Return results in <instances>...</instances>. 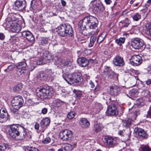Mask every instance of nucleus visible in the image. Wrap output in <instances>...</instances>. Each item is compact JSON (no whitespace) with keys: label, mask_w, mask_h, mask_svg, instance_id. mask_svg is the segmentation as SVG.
<instances>
[{"label":"nucleus","mask_w":151,"mask_h":151,"mask_svg":"<svg viewBox=\"0 0 151 151\" xmlns=\"http://www.w3.org/2000/svg\"><path fill=\"white\" fill-rule=\"evenodd\" d=\"M56 29L58 34L61 36L72 37L73 35V31L72 27L68 24H61Z\"/></svg>","instance_id":"2"},{"label":"nucleus","mask_w":151,"mask_h":151,"mask_svg":"<svg viewBox=\"0 0 151 151\" xmlns=\"http://www.w3.org/2000/svg\"><path fill=\"white\" fill-rule=\"evenodd\" d=\"M17 69V70L16 73L18 76H20L24 73V69L19 68Z\"/></svg>","instance_id":"45"},{"label":"nucleus","mask_w":151,"mask_h":151,"mask_svg":"<svg viewBox=\"0 0 151 151\" xmlns=\"http://www.w3.org/2000/svg\"><path fill=\"white\" fill-rule=\"evenodd\" d=\"M47 112V109L45 108H44L42 110V113L43 114H46Z\"/></svg>","instance_id":"62"},{"label":"nucleus","mask_w":151,"mask_h":151,"mask_svg":"<svg viewBox=\"0 0 151 151\" xmlns=\"http://www.w3.org/2000/svg\"><path fill=\"white\" fill-rule=\"evenodd\" d=\"M145 83L147 85H149L151 84V79H148L145 81Z\"/></svg>","instance_id":"64"},{"label":"nucleus","mask_w":151,"mask_h":151,"mask_svg":"<svg viewBox=\"0 0 151 151\" xmlns=\"http://www.w3.org/2000/svg\"><path fill=\"white\" fill-rule=\"evenodd\" d=\"M21 34L24 37L26 38L29 42H33L35 40L34 37L32 34L29 31H24L21 32Z\"/></svg>","instance_id":"15"},{"label":"nucleus","mask_w":151,"mask_h":151,"mask_svg":"<svg viewBox=\"0 0 151 151\" xmlns=\"http://www.w3.org/2000/svg\"><path fill=\"white\" fill-rule=\"evenodd\" d=\"M51 142V139L49 137L45 138L42 141V142L44 144H47Z\"/></svg>","instance_id":"46"},{"label":"nucleus","mask_w":151,"mask_h":151,"mask_svg":"<svg viewBox=\"0 0 151 151\" xmlns=\"http://www.w3.org/2000/svg\"><path fill=\"white\" fill-rule=\"evenodd\" d=\"M61 3L63 7L65 6L66 5V2L64 0H61Z\"/></svg>","instance_id":"61"},{"label":"nucleus","mask_w":151,"mask_h":151,"mask_svg":"<svg viewBox=\"0 0 151 151\" xmlns=\"http://www.w3.org/2000/svg\"><path fill=\"white\" fill-rule=\"evenodd\" d=\"M40 125L38 123L36 122L35 125V128L36 130H38L39 129Z\"/></svg>","instance_id":"57"},{"label":"nucleus","mask_w":151,"mask_h":151,"mask_svg":"<svg viewBox=\"0 0 151 151\" xmlns=\"http://www.w3.org/2000/svg\"><path fill=\"white\" fill-rule=\"evenodd\" d=\"M151 149L148 146H146L142 148V151H150Z\"/></svg>","instance_id":"50"},{"label":"nucleus","mask_w":151,"mask_h":151,"mask_svg":"<svg viewBox=\"0 0 151 151\" xmlns=\"http://www.w3.org/2000/svg\"><path fill=\"white\" fill-rule=\"evenodd\" d=\"M106 36V34L105 32H102L99 35L97 40V43H100L102 42Z\"/></svg>","instance_id":"30"},{"label":"nucleus","mask_w":151,"mask_h":151,"mask_svg":"<svg viewBox=\"0 0 151 151\" xmlns=\"http://www.w3.org/2000/svg\"><path fill=\"white\" fill-rule=\"evenodd\" d=\"M12 102L13 108L17 109H19L24 103L23 99L20 96L14 97Z\"/></svg>","instance_id":"6"},{"label":"nucleus","mask_w":151,"mask_h":151,"mask_svg":"<svg viewBox=\"0 0 151 151\" xmlns=\"http://www.w3.org/2000/svg\"><path fill=\"white\" fill-rule=\"evenodd\" d=\"M99 30L97 29L95 32L92 31L91 32V34L93 35L91 36L90 38V42L89 44V46L90 47H93V45L96 44V38L97 37L95 36L98 33Z\"/></svg>","instance_id":"18"},{"label":"nucleus","mask_w":151,"mask_h":151,"mask_svg":"<svg viewBox=\"0 0 151 151\" xmlns=\"http://www.w3.org/2000/svg\"><path fill=\"white\" fill-rule=\"evenodd\" d=\"M147 117H151V105L150 106L149 109L147 112Z\"/></svg>","instance_id":"56"},{"label":"nucleus","mask_w":151,"mask_h":151,"mask_svg":"<svg viewBox=\"0 0 151 151\" xmlns=\"http://www.w3.org/2000/svg\"><path fill=\"white\" fill-rule=\"evenodd\" d=\"M50 122V120L48 118H45L43 119L41 121L40 123V127L42 128V132H43L45 129L48 126Z\"/></svg>","instance_id":"22"},{"label":"nucleus","mask_w":151,"mask_h":151,"mask_svg":"<svg viewBox=\"0 0 151 151\" xmlns=\"http://www.w3.org/2000/svg\"><path fill=\"white\" fill-rule=\"evenodd\" d=\"M134 131L136 134L138 135V136L140 138H146L147 137V134L144 130L141 128L138 127L135 128Z\"/></svg>","instance_id":"19"},{"label":"nucleus","mask_w":151,"mask_h":151,"mask_svg":"<svg viewBox=\"0 0 151 151\" xmlns=\"http://www.w3.org/2000/svg\"><path fill=\"white\" fill-rule=\"evenodd\" d=\"M63 77L68 83L71 85L75 83H81L83 81L81 74L79 72H75L72 74L63 75Z\"/></svg>","instance_id":"3"},{"label":"nucleus","mask_w":151,"mask_h":151,"mask_svg":"<svg viewBox=\"0 0 151 151\" xmlns=\"http://www.w3.org/2000/svg\"><path fill=\"white\" fill-rule=\"evenodd\" d=\"M5 37V36L4 34L2 33H0V40H3Z\"/></svg>","instance_id":"59"},{"label":"nucleus","mask_w":151,"mask_h":151,"mask_svg":"<svg viewBox=\"0 0 151 151\" xmlns=\"http://www.w3.org/2000/svg\"><path fill=\"white\" fill-rule=\"evenodd\" d=\"M70 144L66 145L64 147V149L65 151H71L74 148V146Z\"/></svg>","instance_id":"34"},{"label":"nucleus","mask_w":151,"mask_h":151,"mask_svg":"<svg viewBox=\"0 0 151 151\" xmlns=\"http://www.w3.org/2000/svg\"><path fill=\"white\" fill-rule=\"evenodd\" d=\"M55 106L57 107H59L64 104V102L59 99L55 100L54 102Z\"/></svg>","instance_id":"35"},{"label":"nucleus","mask_w":151,"mask_h":151,"mask_svg":"<svg viewBox=\"0 0 151 151\" xmlns=\"http://www.w3.org/2000/svg\"><path fill=\"white\" fill-rule=\"evenodd\" d=\"M37 77L39 79L44 81L47 79V76L45 73L41 71L38 73Z\"/></svg>","instance_id":"25"},{"label":"nucleus","mask_w":151,"mask_h":151,"mask_svg":"<svg viewBox=\"0 0 151 151\" xmlns=\"http://www.w3.org/2000/svg\"><path fill=\"white\" fill-rule=\"evenodd\" d=\"M144 100L142 98H140L137 100L136 101V104L138 106H142L144 104Z\"/></svg>","instance_id":"37"},{"label":"nucleus","mask_w":151,"mask_h":151,"mask_svg":"<svg viewBox=\"0 0 151 151\" xmlns=\"http://www.w3.org/2000/svg\"><path fill=\"white\" fill-rule=\"evenodd\" d=\"M146 34L151 37V24L147 23L145 25Z\"/></svg>","instance_id":"29"},{"label":"nucleus","mask_w":151,"mask_h":151,"mask_svg":"<svg viewBox=\"0 0 151 151\" xmlns=\"http://www.w3.org/2000/svg\"><path fill=\"white\" fill-rule=\"evenodd\" d=\"M136 73L137 72L135 70H133L132 73H128L127 74V75H128L129 77H131V76H134L133 75V74L134 73L136 74Z\"/></svg>","instance_id":"60"},{"label":"nucleus","mask_w":151,"mask_h":151,"mask_svg":"<svg viewBox=\"0 0 151 151\" xmlns=\"http://www.w3.org/2000/svg\"><path fill=\"white\" fill-rule=\"evenodd\" d=\"M10 148V145L6 143L1 144L0 145V151H4L6 149H9Z\"/></svg>","instance_id":"31"},{"label":"nucleus","mask_w":151,"mask_h":151,"mask_svg":"<svg viewBox=\"0 0 151 151\" xmlns=\"http://www.w3.org/2000/svg\"><path fill=\"white\" fill-rule=\"evenodd\" d=\"M114 65L117 66L122 67L124 64L123 59L119 55H116L113 60Z\"/></svg>","instance_id":"16"},{"label":"nucleus","mask_w":151,"mask_h":151,"mask_svg":"<svg viewBox=\"0 0 151 151\" xmlns=\"http://www.w3.org/2000/svg\"><path fill=\"white\" fill-rule=\"evenodd\" d=\"M145 92H147V94L146 95V96L149 99V102H151V96H150V92L148 90H146L145 91Z\"/></svg>","instance_id":"51"},{"label":"nucleus","mask_w":151,"mask_h":151,"mask_svg":"<svg viewBox=\"0 0 151 151\" xmlns=\"http://www.w3.org/2000/svg\"><path fill=\"white\" fill-rule=\"evenodd\" d=\"M121 90V88L117 86H112L110 87L109 93L112 96H117L120 93Z\"/></svg>","instance_id":"17"},{"label":"nucleus","mask_w":151,"mask_h":151,"mask_svg":"<svg viewBox=\"0 0 151 151\" xmlns=\"http://www.w3.org/2000/svg\"><path fill=\"white\" fill-rule=\"evenodd\" d=\"M37 3L35 0H32L31 3V6L33 10L35 9L37 7Z\"/></svg>","instance_id":"42"},{"label":"nucleus","mask_w":151,"mask_h":151,"mask_svg":"<svg viewBox=\"0 0 151 151\" xmlns=\"http://www.w3.org/2000/svg\"><path fill=\"white\" fill-rule=\"evenodd\" d=\"M97 23L98 20L96 17L91 16L86 17L78 23L79 31L83 34V31L86 30V26H88L90 29H95L97 27Z\"/></svg>","instance_id":"1"},{"label":"nucleus","mask_w":151,"mask_h":151,"mask_svg":"<svg viewBox=\"0 0 151 151\" xmlns=\"http://www.w3.org/2000/svg\"><path fill=\"white\" fill-rule=\"evenodd\" d=\"M72 136V132L66 129L60 133L59 137L63 140L67 141L70 139Z\"/></svg>","instance_id":"9"},{"label":"nucleus","mask_w":151,"mask_h":151,"mask_svg":"<svg viewBox=\"0 0 151 151\" xmlns=\"http://www.w3.org/2000/svg\"><path fill=\"white\" fill-rule=\"evenodd\" d=\"M24 151H40L37 148L34 147H29L24 150Z\"/></svg>","instance_id":"40"},{"label":"nucleus","mask_w":151,"mask_h":151,"mask_svg":"<svg viewBox=\"0 0 151 151\" xmlns=\"http://www.w3.org/2000/svg\"><path fill=\"white\" fill-rule=\"evenodd\" d=\"M108 77L110 78H113L114 76H116L117 75L113 71H110V72L107 73Z\"/></svg>","instance_id":"41"},{"label":"nucleus","mask_w":151,"mask_h":151,"mask_svg":"<svg viewBox=\"0 0 151 151\" xmlns=\"http://www.w3.org/2000/svg\"><path fill=\"white\" fill-rule=\"evenodd\" d=\"M102 129V127L101 124L97 122L94 123L93 130L95 132H98L101 131Z\"/></svg>","instance_id":"27"},{"label":"nucleus","mask_w":151,"mask_h":151,"mask_svg":"<svg viewBox=\"0 0 151 151\" xmlns=\"http://www.w3.org/2000/svg\"><path fill=\"white\" fill-rule=\"evenodd\" d=\"M11 27L12 31L16 33L19 32L22 28L20 25L17 23H15L13 26L12 25Z\"/></svg>","instance_id":"24"},{"label":"nucleus","mask_w":151,"mask_h":151,"mask_svg":"<svg viewBox=\"0 0 151 151\" xmlns=\"http://www.w3.org/2000/svg\"><path fill=\"white\" fill-rule=\"evenodd\" d=\"M22 128V126L19 124L11 125L9 130V135L13 139H17V137L19 136Z\"/></svg>","instance_id":"5"},{"label":"nucleus","mask_w":151,"mask_h":151,"mask_svg":"<svg viewBox=\"0 0 151 151\" xmlns=\"http://www.w3.org/2000/svg\"><path fill=\"white\" fill-rule=\"evenodd\" d=\"M45 73L47 75L48 77H52L53 76V73L52 72V71L51 70H47Z\"/></svg>","instance_id":"44"},{"label":"nucleus","mask_w":151,"mask_h":151,"mask_svg":"<svg viewBox=\"0 0 151 151\" xmlns=\"http://www.w3.org/2000/svg\"><path fill=\"white\" fill-rule=\"evenodd\" d=\"M9 116V115L6 110L5 109H1L0 110V122H5L7 121Z\"/></svg>","instance_id":"14"},{"label":"nucleus","mask_w":151,"mask_h":151,"mask_svg":"<svg viewBox=\"0 0 151 151\" xmlns=\"http://www.w3.org/2000/svg\"><path fill=\"white\" fill-rule=\"evenodd\" d=\"M27 64L25 62H22L18 63V65H16V67L17 68L24 69L26 67Z\"/></svg>","instance_id":"32"},{"label":"nucleus","mask_w":151,"mask_h":151,"mask_svg":"<svg viewBox=\"0 0 151 151\" xmlns=\"http://www.w3.org/2000/svg\"><path fill=\"white\" fill-rule=\"evenodd\" d=\"M92 5V9L96 13L103 12L104 8L100 1L94 0L91 2Z\"/></svg>","instance_id":"7"},{"label":"nucleus","mask_w":151,"mask_h":151,"mask_svg":"<svg viewBox=\"0 0 151 151\" xmlns=\"http://www.w3.org/2000/svg\"><path fill=\"white\" fill-rule=\"evenodd\" d=\"M144 42L143 40L139 38H133L131 41V45L133 48L136 49H139L144 45Z\"/></svg>","instance_id":"8"},{"label":"nucleus","mask_w":151,"mask_h":151,"mask_svg":"<svg viewBox=\"0 0 151 151\" xmlns=\"http://www.w3.org/2000/svg\"><path fill=\"white\" fill-rule=\"evenodd\" d=\"M22 127L21 129L22 131H21V130L20 131V134L19 136L20 137V139L21 140L23 139L26 138L27 137H31L30 135L29 136L28 134L29 132V131L25 129L22 126Z\"/></svg>","instance_id":"21"},{"label":"nucleus","mask_w":151,"mask_h":151,"mask_svg":"<svg viewBox=\"0 0 151 151\" xmlns=\"http://www.w3.org/2000/svg\"><path fill=\"white\" fill-rule=\"evenodd\" d=\"M77 62L78 65L81 67H86L88 64V60L83 57L78 58Z\"/></svg>","instance_id":"20"},{"label":"nucleus","mask_w":151,"mask_h":151,"mask_svg":"<svg viewBox=\"0 0 151 151\" xmlns=\"http://www.w3.org/2000/svg\"><path fill=\"white\" fill-rule=\"evenodd\" d=\"M79 124L81 127L85 128H88L90 124L89 121L85 118L81 119L79 122Z\"/></svg>","instance_id":"23"},{"label":"nucleus","mask_w":151,"mask_h":151,"mask_svg":"<svg viewBox=\"0 0 151 151\" xmlns=\"http://www.w3.org/2000/svg\"><path fill=\"white\" fill-rule=\"evenodd\" d=\"M37 64L39 65L43 64V59L42 58H39L37 62Z\"/></svg>","instance_id":"55"},{"label":"nucleus","mask_w":151,"mask_h":151,"mask_svg":"<svg viewBox=\"0 0 151 151\" xmlns=\"http://www.w3.org/2000/svg\"><path fill=\"white\" fill-rule=\"evenodd\" d=\"M103 141L105 144L110 147H114L116 143V139L110 136H106Z\"/></svg>","instance_id":"12"},{"label":"nucleus","mask_w":151,"mask_h":151,"mask_svg":"<svg viewBox=\"0 0 151 151\" xmlns=\"http://www.w3.org/2000/svg\"><path fill=\"white\" fill-rule=\"evenodd\" d=\"M89 84L92 88H94L95 86V85L94 83L91 81H89Z\"/></svg>","instance_id":"63"},{"label":"nucleus","mask_w":151,"mask_h":151,"mask_svg":"<svg viewBox=\"0 0 151 151\" xmlns=\"http://www.w3.org/2000/svg\"><path fill=\"white\" fill-rule=\"evenodd\" d=\"M18 110L19 109H14L13 108V109L11 110V111L12 114H18Z\"/></svg>","instance_id":"54"},{"label":"nucleus","mask_w":151,"mask_h":151,"mask_svg":"<svg viewBox=\"0 0 151 151\" xmlns=\"http://www.w3.org/2000/svg\"><path fill=\"white\" fill-rule=\"evenodd\" d=\"M71 64V62L70 61H67L65 62L64 63V66H68V65L69 66H70V65Z\"/></svg>","instance_id":"58"},{"label":"nucleus","mask_w":151,"mask_h":151,"mask_svg":"<svg viewBox=\"0 0 151 151\" xmlns=\"http://www.w3.org/2000/svg\"><path fill=\"white\" fill-rule=\"evenodd\" d=\"M27 102L29 103V105L32 106L35 104V102L33 101V99H29L27 100Z\"/></svg>","instance_id":"53"},{"label":"nucleus","mask_w":151,"mask_h":151,"mask_svg":"<svg viewBox=\"0 0 151 151\" xmlns=\"http://www.w3.org/2000/svg\"><path fill=\"white\" fill-rule=\"evenodd\" d=\"M130 61L132 65L134 66H138L141 64L142 60L140 56L134 55L131 57Z\"/></svg>","instance_id":"13"},{"label":"nucleus","mask_w":151,"mask_h":151,"mask_svg":"<svg viewBox=\"0 0 151 151\" xmlns=\"http://www.w3.org/2000/svg\"><path fill=\"white\" fill-rule=\"evenodd\" d=\"M36 92L37 96L41 99L50 98L53 93L52 89L48 87L37 88Z\"/></svg>","instance_id":"4"},{"label":"nucleus","mask_w":151,"mask_h":151,"mask_svg":"<svg viewBox=\"0 0 151 151\" xmlns=\"http://www.w3.org/2000/svg\"><path fill=\"white\" fill-rule=\"evenodd\" d=\"M48 39L47 38H43L41 41V43L43 45H45L47 44Z\"/></svg>","instance_id":"48"},{"label":"nucleus","mask_w":151,"mask_h":151,"mask_svg":"<svg viewBox=\"0 0 151 151\" xmlns=\"http://www.w3.org/2000/svg\"><path fill=\"white\" fill-rule=\"evenodd\" d=\"M110 71L112 70L110 69L109 67H108L107 66H105L104 70V72L105 73H109Z\"/></svg>","instance_id":"49"},{"label":"nucleus","mask_w":151,"mask_h":151,"mask_svg":"<svg viewBox=\"0 0 151 151\" xmlns=\"http://www.w3.org/2000/svg\"><path fill=\"white\" fill-rule=\"evenodd\" d=\"M22 88V84L20 83L15 86L13 88V91L16 92H19L21 90Z\"/></svg>","instance_id":"33"},{"label":"nucleus","mask_w":151,"mask_h":151,"mask_svg":"<svg viewBox=\"0 0 151 151\" xmlns=\"http://www.w3.org/2000/svg\"><path fill=\"white\" fill-rule=\"evenodd\" d=\"M16 67V65H11L8 66L6 70H12L13 68Z\"/></svg>","instance_id":"52"},{"label":"nucleus","mask_w":151,"mask_h":151,"mask_svg":"<svg viewBox=\"0 0 151 151\" xmlns=\"http://www.w3.org/2000/svg\"><path fill=\"white\" fill-rule=\"evenodd\" d=\"M141 15L138 13H136L133 15L132 18L134 20L138 21L141 18Z\"/></svg>","instance_id":"36"},{"label":"nucleus","mask_w":151,"mask_h":151,"mask_svg":"<svg viewBox=\"0 0 151 151\" xmlns=\"http://www.w3.org/2000/svg\"><path fill=\"white\" fill-rule=\"evenodd\" d=\"M15 9L18 11L25 10L26 2L25 0H17L15 2Z\"/></svg>","instance_id":"10"},{"label":"nucleus","mask_w":151,"mask_h":151,"mask_svg":"<svg viewBox=\"0 0 151 151\" xmlns=\"http://www.w3.org/2000/svg\"><path fill=\"white\" fill-rule=\"evenodd\" d=\"M73 91L75 93L77 97H80L81 96L82 94L81 91H78L74 89L73 90Z\"/></svg>","instance_id":"47"},{"label":"nucleus","mask_w":151,"mask_h":151,"mask_svg":"<svg viewBox=\"0 0 151 151\" xmlns=\"http://www.w3.org/2000/svg\"><path fill=\"white\" fill-rule=\"evenodd\" d=\"M130 20L127 18H125L124 20L121 21L120 23L122 24V26L121 27V28H124L127 27L130 24Z\"/></svg>","instance_id":"26"},{"label":"nucleus","mask_w":151,"mask_h":151,"mask_svg":"<svg viewBox=\"0 0 151 151\" xmlns=\"http://www.w3.org/2000/svg\"><path fill=\"white\" fill-rule=\"evenodd\" d=\"M130 93L132 96L136 97L137 96L138 92L137 90L133 89L130 91Z\"/></svg>","instance_id":"39"},{"label":"nucleus","mask_w":151,"mask_h":151,"mask_svg":"<svg viewBox=\"0 0 151 151\" xmlns=\"http://www.w3.org/2000/svg\"><path fill=\"white\" fill-rule=\"evenodd\" d=\"M106 113L109 116H115L118 114V112L116 105L114 104H111L107 107Z\"/></svg>","instance_id":"11"},{"label":"nucleus","mask_w":151,"mask_h":151,"mask_svg":"<svg viewBox=\"0 0 151 151\" xmlns=\"http://www.w3.org/2000/svg\"><path fill=\"white\" fill-rule=\"evenodd\" d=\"M125 40V38L120 37L119 39H116L115 40V42L118 45H121L122 44L124 43Z\"/></svg>","instance_id":"38"},{"label":"nucleus","mask_w":151,"mask_h":151,"mask_svg":"<svg viewBox=\"0 0 151 151\" xmlns=\"http://www.w3.org/2000/svg\"><path fill=\"white\" fill-rule=\"evenodd\" d=\"M75 113L74 112H69L67 114V117L69 119H71L73 118L75 115Z\"/></svg>","instance_id":"43"},{"label":"nucleus","mask_w":151,"mask_h":151,"mask_svg":"<svg viewBox=\"0 0 151 151\" xmlns=\"http://www.w3.org/2000/svg\"><path fill=\"white\" fill-rule=\"evenodd\" d=\"M133 122V120L131 119H129L123 121V125L126 128L128 127Z\"/></svg>","instance_id":"28"}]
</instances>
